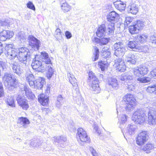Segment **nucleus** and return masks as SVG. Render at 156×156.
I'll return each mask as SVG.
<instances>
[{
    "mask_svg": "<svg viewBox=\"0 0 156 156\" xmlns=\"http://www.w3.org/2000/svg\"><path fill=\"white\" fill-rule=\"evenodd\" d=\"M26 79L31 87L38 89H41L45 84V80L44 78H40L35 81L34 77L31 72L27 73Z\"/></svg>",
    "mask_w": 156,
    "mask_h": 156,
    "instance_id": "obj_1",
    "label": "nucleus"
},
{
    "mask_svg": "<svg viewBox=\"0 0 156 156\" xmlns=\"http://www.w3.org/2000/svg\"><path fill=\"white\" fill-rule=\"evenodd\" d=\"M4 83L5 87L9 90L17 87L19 86L18 80L13 77L10 73H6L3 77Z\"/></svg>",
    "mask_w": 156,
    "mask_h": 156,
    "instance_id": "obj_2",
    "label": "nucleus"
},
{
    "mask_svg": "<svg viewBox=\"0 0 156 156\" xmlns=\"http://www.w3.org/2000/svg\"><path fill=\"white\" fill-rule=\"evenodd\" d=\"M19 54L17 58L20 62L26 66L31 60V57L28 49L25 47H21L19 48Z\"/></svg>",
    "mask_w": 156,
    "mask_h": 156,
    "instance_id": "obj_3",
    "label": "nucleus"
},
{
    "mask_svg": "<svg viewBox=\"0 0 156 156\" xmlns=\"http://www.w3.org/2000/svg\"><path fill=\"white\" fill-rule=\"evenodd\" d=\"M87 82L94 93L98 94L100 92V88L99 85V80L91 71H90L89 73Z\"/></svg>",
    "mask_w": 156,
    "mask_h": 156,
    "instance_id": "obj_4",
    "label": "nucleus"
},
{
    "mask_svg": "<svg viewBox=\"0 0 156 156\" xmlns=\"http://www.w3.org/2000/svg\"><path fill=\"white\" fill-rule=\"evenodd\" d=\"M114 30V24L112 23L111 25L109 23L107 28L105 29V25L102 24L99 27L96 32L97 36L98 37H104L107 34V35H112Z\"/></svg>",
    "mask_w": 156,
    "mask_h": 156,
    "instance_id": "obj_5",
    "label": "nucleus"
},
{
    "mask_svg": "<svg viewBox=\"0 0 156 156\" xmlns=\"http://www.w3.org/2000/svg\"><path fill=\"white\" fill-rule=\"evenodd\" d=\"M13 45L12 44H8L5 46V54L7 58L10 60L14 59L16 57H17L18 50L13 49Z\"/></svg>",
    "mask_w": 156,
    "mask_h": 156,
    "instance_id": "obj_6",
    "label": "nucleus"
},
{
    "mask_svg": "<svg viewBox=\"0 0 156 156\" xmlns=\"http://www.w3.org/2000/svg\"><path fill=\"white\" fill-rule=\"evenodd\" d=\"M145 113L141 109H139L136 111L132 116V120L136 123L140 124L145 120Z\"/></svg>",
    "mask_w": 156,
    "mask_h": 156,
    "instance_id": "obj_7",
    "label": "nucleus"
},
{
    "mask_svg": "<svg viewBox=\"0 0 156 156\" xmlns=\"http://www.w3.org/2000/svg\"><path fill=\"white\" fill-rule=\"evenodd\" d=\"M76 138L78 141L89 143L90 142V138L88 136L86 131L82 128L77 129Z\"/></svg>",
    "mask_w": 156,
    "mask_h": 156,
    "instance_id": "obj_8",
    "label": "nucleus"
},
{
    "mask_svg": "<svg viewBox=\"0 0 156 156\" xmlns=\"http://www.w3.org/2000/svg\"><path fill=\"white\" fill-rule=\"evenodd\" d=\"M144 26V22L140 20H137L135 24L129 27V33L132 34L138 33Z\"/></svg>",
    "mask_w": 156,
    "mask_h": 156,
    "instance_id": "obj_9",
    "label": "nucleus"
},
{
    "mask_svg": "<svg viewBox=\"0 0 156 156\" xmlns=\"http://www.w3.org/2000/svg\"><path fill=\"white\" fill-rule=\"evenodd\" d=\"M45 64L43 62L41 59L36 60L33 61L31 64L32 68L38 72H44L46 68Z\"/></svg>",
    "mask_w": 156,
    "mask_h": 156,
    "instance_id": "obj_10",
    "label": "nucleus"
},
{
    "mask_svg": "<svg viewBox=\"0 0 156 156\" xmlns=\"http://www.w3.org/2000/svg\"><path fill=\"white\" fill-rule=\"evenodd\" d=\"M149 138L147 131H143L140 133L136 137V142L139 146H141L146 142Z\"/></svg>",
    "mask_w": 156,
    "mask_h": 156,
    "instance_id": "obj_11",
    "label": "nucleus"
},
{
    "mask_svg": "<svg viewBox=\"0 0 156 156\" xmlns=\"http://www.w3.org/2000/svg\"><path fill=\"white\" fill-rule=\"evenodd\" d=\"M133 71L134 75L139 77L141 75L144 76L147 74L148 72V69L147 66L143 65L139 67L134 68Z\"/></svg>",
    "mask_w": 156,
    "mask_h": 156,
    "instance_id": "obj_12",
    "label": "nucleus"
},
{
    "mask_svg": "<svg viewBox=\"0 0 156 156\" xmlns=\"http://www.w3.org/2000/svg\"><path fill=\"white\" fill-rule=\"evenodd\" d=\"M124 13L120 14L118 13V25L119 24L123 27L124 25H127L132 22V19L130 17H125Z\"/></svg>",
    "mask_w": 156,
    "mask_h": 156,
    "instance_id": "obj_13",
    "label": "nucleus"
},
{
    "mask_svg": "<svg viewBox=\"0 0 156 156\" xmlns=\"http://www.w3.org/2000/svg\"><path fill=\"white\" fill-rule=\"evenodd\" d=\"M28 39L29 45L35 50H38L41 44L40 41L32 35L29 36Z\"/></svg>",
    "mask_w": 156,
    "mask_h": 156,
    "instance_id": "obj_14",
    "label": "nucleus"
},
{
    "mask_svg": "<svg viewBox=\"0 0 156 156\" xmlns=\"http://www.w3.org/2000/svg\"><path fill=\"white\" fill-rule=\"evenodd\" d=\"M16 100L19 105L23 109L27 110L29 108V106L27 100L23 96L19 95L17 98Z\"/></svg>",
    "mask_w": 156,
    "mask_h": 156,
    "instance_id": "obj_15",
    "label": "nucleus"
},
{
    "mask_svg": "<svg viewBox=\"0 0 156 156\" xmlns=\"http://www.w3.org/2000/svg\"><path fill=\"white\" fill-rule=\"evenodd\" d=\"M13 33L11 31L4 30L0 33V37L2 41H5L9 39L13 36Z\"/></svg>",
    "mask_w": 156,
    "mask_h": 156,
    "instance_id": "obj_16",
    "label": "nucleus"
},
{
    "mask_svg": "<svg viewBox=\"0 0 156 156\" xmlns=\"http://www.w3.org/2000/svg\"><path fill=\"white\" fill-rule=\"evenodd\" d=\"M30 123L29 119L26 117H20L19 118L17 121V124L19 127L25 128L28 127Z\"/></svg>",
    "mask_w": 156,
    "mask_h": 156,
    "instance_id": "obj_17",
    "label": "nucleus"
},
{
    "mask_svg": "<svg viewBox=\"0 0 156 156\" xmlns=\"http://www.w3.org/2000/svg\"><path fill=\"white\" fill-rule=\"evenodd\" d=\"M148 122L150 125H154L156 123V111H150L148 114Z\"/></svg>",
    "mask_w": 156,
    "mask_h": 156,
    "instance_id": "obj_18",
    "label": "nucleus"
},
{
    "mask_svg": "<svg viewBox=\"0 0 156 156\" xmlns=\"http://www.w3.org/2000/svg\"><path fill=\"white\" fill-rule=\"evenodd\" d=\"M10 66L12 69L13 72L18 75H20L23 73V69L20 68L16 62H14L11 63Z\"/></svg>",
    "mask_w": 156,
    "mask_h": 156,
    "instance_id": "obj_19",
    "label": "nucleus"
},
{
    "mask_svg": "<svg viewBox=\"0 0 156 156\" xmlns=\"http://www.w3.org/2000/svg\"><path fill=\"white\" fill-rule=\"evenodd\" d=\"M53 138L54 141L58 143L62 148H63L64 147L67 140L66 138V137L63 136H61L58 137H54Z\"/></svg>",
    "mask_w": 156,
    "mask_h": 156,
    "instance_id": "obj_20",
    "label": "nucleus"
},
{
    "mask_svg": "<svg viewBox=\"0 0 156 156\" xmlns=\"http://www.w3.org/2000/svg\"><path fill=\"white\" fill-rule=\"evenodd\" d=\"M38 101L42 105L46 106L49 101V97L44 94H41L38 96Z\"/></svg>",
    "mask_w": 156,
    "mask_h": 156,
    "instance_id": "obj_21",
    "label": "nucleus"
},
{
    "mask_svg": "<svg viewBox=\"0 0 156 156\" xmlns=\"http://www.w3.org/2000/svg\"><path fill=\"white\" fill-rule=\"evenodd\" d=\"M148 36L146 34H143L135 36V40L138 44H142L147 41Z\"/></svg>",
    "mask_w": 156,
    "mask_h": 156,
    "instance_id": "obj_22",
    "label": "nucleus"
},
{
    "mask_svg": "<svg viewBox=\"0 0 156 156\" xmlns=\"http://www.w3.org/2000/svg\"><path fill=\"white\" fill-rule=\"evenodd\" d=\"M124 43V42L123 41L118 42V54L120 56H122L124 55L126 50Z\"/></svg>",
    "mask_w": 156,
    "mask_h": 156,
    "instance_id": "obj_23",
    "label": "nucleus"
},
{
    "mask_svg": "<svg viewBox=\"0 0 156 156\" xmlns=\"http://www.w3.org/2000/svg\"><path fill=\"white\" fill-rule=\"evenodd\" d=\"M127 11L128 13L136 14L138 11V8L135 4H130L127 7Z\"/></svg>",
    "mask_w": 156,
    "mask_h": 156,
    "instance_id": "obj_24",
    "label": "nucleus"
},
{
    "mask_svg": "<svg viewBox=\"0 0 156 156\" xmlns=\"http://www.w3.org/2000/svg\"><path fill=\"white\" fill-rule=\"evenodd\" d=\"M67 76L69 82L73 86V89L75 90L77 89L78 85L77 83V80L75 78L74 76L69 73H68Z\"/></svg>",
    "mask_w": 156,
    "mask_h": 156,
    "instance_id": "obj_25",
    "label": "nucleus"
},
{
    "mask_svg": "<svg viewBox=\"0 0 156 156\" xmlns=\"http://www.w3.org/2000/svg\"><path fill=\"white\" fill-rule=\"evenodd\" d=\"M124 101H127L128 103L136 104V101L135 97L132 94H128L123 98Z\"/></svg>",
    "mask_w": 156,
    "mask_h": 156,
    "instance_id": "obj_26",
    "label": "nucleus"
},
{
    "mask_svg": "<svg viewBox=\"0 0 156 156\" xmlns=\"http://www.w3.org/2000/svg\"><path fill=\"white\" fill-rule=\"evenodd\" d=\"M41 56L42 57V59H41V60L45 64L51 63V61L49 57L48 53L45 51H43L41 53Z\"/></svg>",
    "mask_w": 156,
    "mask_h": 156,
    "instance_id": "obj_27",
    "label": "nucleus"
},
{
    "mask_svg": "<svg viewBox=\"0 0 156 156\" xmlns=\"http://www.w3.org/2000/svg\"><path fill=\"white\" fill-rule=\"evenodd\" d=\"M126 69V66L123 60L121 58L118 59V70L120 72H123Z\"/></svg>",
    "mask_w": 156,
    "mask_h": 156,
    "instance_id": "obj_28",
    "label": "nucleus"
},
{
    "mask_svg": "<svg viewBox=\"0 0 156 156\" xmlns=\"http://www.w3.org/2000/svg\"><path fill=\"white\" fill-rule=\"evenodd\" d=\"M133 77L128 73H125L122 74L120 77V80L126 83L130 82V81L133 80Z\"/></svg>",
    "mask_w": 156,
    "mask_h": 156,
    "instance_id": "obj_29",
    "label": "nucleus"
},
{
    "mask_svg": "<svg viewBox=\"0 0 156 156\" xmlns=\"http://www.w3.org/2000/svg\"><path fill=\"white\" fill-rule=\"evenodd\" d=\"M7 105L12 108L15 107V101L13 97L8 96L5 99Z\"/></svg>",
    "mask_w": 156,
    "mask_h": 156,
    "instance_id": "obj_30",
    "label": "nucleus"
},
{
    "mask_svg": "<svg viewBox=\"0 0 156 156\" xmlns=\"http://www.w3.org/2000/svg\"><path fill=\"white\" fill-rule=\"evenodd\" d=\"M26 95L28 99H34L35 98L34 94L31 92V90L26 86L23 85Z\"/></svg>",
    "mask_w": 156,
    "mask_h": 156,
    "instance_id": "obj_31",
    "label": "nucleus"
},
{
    "mask_svg": "<svg viewBox=\"0 0 156 156\" xmlns=\"http://www.w3.org/2000/svg\"><path fill=\"white\" fill-rule=\"evenodd\" d=\"M117 14V13L115 12L112 11L107 16V20L108 21L110 22L109 23L111 25L112 24V23H114V21Z\"/></svg>",
    "mask_w": 156,
    "mask_h": 156,
    "instance_id": "obj_32",
    "label": "nucleus"
},
{
    "mask_svg": "<svg viewBox=\"0 0 156 156\" xmlns=\"http://www.w3.org/2000/svg\"><path fill=\"white\" fill-rule=\"evenodd\" d=\"M46 68L45 70H48V72L47 74V76L48 78H51L53 74V69L52 68V65L51 62V63L45 64Z\"/></svg>",
    "mask_w": 156,
    "mask_h": 156,
    "instance_id": "obj_33",
    "label": "nucleus"
},
{
    "mask_svg": "<svg viewBox=\"0 0 156 156\" xmlns=\"http://www.w3.org/2000/svg\"><path fill=\"white\" fill-rule=\"evenodd\" d=\"M126 6V4L123 2L119 0H118V10L119 11L118 13L121 14L124 13V10Z\"/></svg>",
    "mask_w": 156,
    "mask_h": 156,
    "instance_id": "obj_34",
    "label": "nucleus"
},
{
    "mask_svg": "<svg viewBox=\"0 0 156 156\" xmlns=\"http://www.w3.org/2000/svg\"><path fill=\"white\" fill-rule=\"evenodd\" d=\"M126 61L132 64L136 63L137 60V57L134 54H129L127 57Z\"/></svg>",
    "mask_w": 156,
    "mask_h": 156,
    "instance_id": "obj_35",
    "label": "nucleus"
},
{
    "mask_svg": "<svg viewBox=\"0 0 156 156\" xmlns=\"http://www.w3.org/2000/svg\"><path fill=\"white\" fill-rule=\"evenodd\" d=\"M153 144L148 143L144 145L142 148V150L145 151L147 153H149L151 152V151L154 148Z\"/></svg>",
    "mask_w": 156,
    "mask_h": 156,
    "instance_id": "obj_36",
    "label": "nucleus"
},
{
    "mask_svg": "<svg viewBox=\"0 0 156 156\" xmlns=\"http://www.w3.org/2000/svg\"><path fill=\"white\" fill-rule=\"evenodd\" d=\"M136 42L134 38V41H129L127 43V46L128 48H130L133 51H135L137 50V48L138 47L136 45Z\"/></svg>",
    "mask_w": 156,
    "mask_h": 156,
    "instance_id": "obj_37",
    "label": "nucleus"
},
{
    "mask_svg": "<svg viewBox=\"0 0 156 156\" xmlns=\"http://www.w3.org/2000/svg\"><path fill=\"white\" fill-rule=\"evenodd\" d=\"M61 9L64 12H69L71 9V6L66 2L62 3L61 6Z\"/></svg>",
    "mask_w": 156,
    "mask_h": 156,
    "instance_id": "obj_38",
    "label": "nucleus"
},
{
    "mask_svg": "<svg viewBox=\"0 0 156 156\" xmlns=\"http://www.w3.org/2000/svg\"><path fill=\"white\" fill-rule=\"evenodd\" d=\"M64 99L62 97V95H59L57 98V100L56 102V106L59 108L64 103Z\"/></svg>",
    "mask_w": 156,
    "mask_h": 156,
    "instance_id": "obj_39",
    "label": "nucleus"
},
{
    "mask_svg": "<svg viewBox=\"0 0 156 156\" xmlns=\"http://www.w3.org/2000/svg\"><path fill=\"white\" fill-rule=\"evenodd\" d=\"M127 129L126 134L127 135H131L133 134L136 128V126L134 125H129L127 127Z\"/></svg>",
    "mask_w": 156,
    "mask_h": 156,
    "instance_id": "obj_40",
    "label": "nucleus"
},
{
    "mask_svg": "<svg viewBox=\"0 0 156 156\" xmlns=\"http://www.w3.org/2000/svg\"><path fill=\"white\" fill-rule=\"evenodd\" d=\"M108 83L113 88H115L117 86V80L115 78L111 77L109 78Z\"/></svg>",
    "mask_w": 156,
    "mask_h": 156,
    "instance_id": "obj_41",
    "label": "nucleus"
},
{
    "mask_svg": "<svg viewBox=\"0 0 156 156\" xmlns=\"http://www.w3.org/2000/svg\"><path fill=\"white\" fill-rule=\"evenodd\" d=\"M94 51L93 52V57L92 58L93 61L97 60L99 57V50L96 46L94 47Z\"/></svg>",
    "mask_w": 156,
    "mask_h": 156,
    "instance_id": "obj_42",
    "label": "nucleus"
},
{
    "mask_svg": "<svg viewBox=\"0 0 156 156\" xmlns=\"http://www.w3.org/2000/svg\"><path fill=\"white\" fill-rule=\"evenodd\" d=\"M137 48L138 51L140 52L149 53L150 52L149 48L147 46H139Z\"/></svg>",
    "mask_w": 156,
    "mask_h": 156,
    "instance_id": "obj_43",
    "label": "nucleus"
},
{
    "mask_svg": "<svg viewBox=\"0 0 156 156\" xmlns=\"http://www.w3.org/2000/svg\"><path fill=\"white\" fill-rule=\"evenodd\" d=\"M62 32L60 29L57 28L55 33V36L57 40H61L62 38Z\"/></svg>",
    "mask_w": 156,
    "mask_h": 156,
    "instance_id": "obj_44",
    "label": "nucleus"
},
{
    "mask_svg": "<svg viewBox=\"0 0 156 156\" xmlns=\"http://www.w3.org/2000/svg\"><path fill=\"white\" fill-rule=\"evenodd\" d=\"M151 80V77L149 76L144 77L143 78H138L137 80L140 83H147L149 82Z\"/></svg>",
    "mask_w": 156,
    "mask_h": 156,
    "instance_id": "obj_45",
    "label": "nucleus"
},
{
    "mask_svg": "<svg viewBox=\"0 0 156 156\" xmlns=\"http://www.w3.org/2000/svg\"><path fill=\"white\" fill-rule=\"evenodd\" d=\"M136 104L128 103L125 108L126 111L128 112L132 111L134 108Z\"/></svg>",
    "mask_w": 156,
    "mask_h": 156,
    "instance_id": "obj_46",
    "label": "nucleus"
},
{
    "mask_svg": "<svg viewBox=\"0 0 156 156\" xmlns=\"http://www.w3.org/2000/svg\"><path fill=\"white\" fill-rule=\"evenodd\" d=\"M9 20L7 19H2L0 20V26L5 27L9 25Z\"/></svg>",
    "mask_w": 156,
    "mask_h": 156,
    "instance_id": "obj_47",
    "label": "nucleus"
},
{
    "mask_svg": "<svg viewBox=\"0 0 156 156\" xmlns=\"http://www.w3.org/2000/svg\"><path fill=\"white\" fill-rule=\"evenodd\" d=\"M155 85H154L151 86H148V87L146 90V91L148 93H153L154 94V91H155Z\"/></svg>",
    "mask_w": 156,
    "mask_h": 156,
    "instance_id": "obj_48",
    "label": "nucleus"
},
{
    "mask_svg": "<svg viewBox=\"0 0 156 156\" xmlns=\"http://www.w3.org/2000/svg\"><path fill=\"white\" fill-rule=\"evenodd\" d=\"M151 42L156 46V34H154L151 35L150 37Z\"/></svg>",
    "mask_w": 156,
    "mask_h": 156,
    "instance_id": "obj_49",
    "label": "nucleus"
},
{
    "mask_svg": "<svg viewBox=\"0 0 156 156\" xmlns=\"http://www.w3.org/2000/svg\"><path fill=\"white\" fill-rule=\"evenodd\" d=\"M17 36L20 40L25 39L26 37V35L22 31L19 32Z\"/></svg>",
    "mask_w": 156,
    "mask_h": 156,
    "instance_id": "obj_50",
    "label": "nucleus"
},
{
    "mask_svg": "<svg viewBox=\"0 0 156 156\" xmlns=\"http://www.w3.org/2000/svg\"><path fill=\"white\" fill-rule=\"evenodd\" d=\"M27 6L28 8L32 9L34 11L35 10V8L34 5L33 4V3L30 2L29 1L27 4Z\"/></svg>",
    "mask_w": 156,
    "mask_h": 156,
    "instance_id": "obj_51",
    "label": "nucleus"
},
{
    "mask_svg": "<svg viewBox=\"0 0 156 156\" xmlns=\"http://www.w3.org/2000/svg\"><path fill=\"white\" fill-rule=\"evenodd\" d=\"M98 65L102 71L104 70L106 65V63L105 62H102V61L99 62L98 63Z\"/></svg>",
    "mask_w": 156,
    "mask_h": 156,
    "instance_id": "obj_52",
    "label": "nucleus"
},
{
    "mask_svg": "<svg viewBox=\"0 0 156 156\" xmlns=\"http://www.w3.org/2000/svg\"><path fill=\"white\" fill-rule=\"evenodd\" d=\"M127 119V116L125 115H122L120 119H119L120 124H124L125 123Z\"/></svg>",
    "mask_w": 156,
    "mask_h": 156,
    "instance_id": "obj_53",
    "label": "nucleus"
},
{
    "mask_svg": "<svg viewBox=\"0 0 156 156\" xmlns=\"http://www.w3.org/2000/svg\"><path fill=\"white\" fill-rule=\"evenodd\" d=\"M30 145L33 147H36L40 146V144L37 140H34L30 142Z\"/></svg>",
    "mask_w": 156,
    "mask_h": 156,
    "instance_id": "obj_54",
    "label": "nucleus"
},
{
    "mask_svg": "<svg viewBox=\"0 0 156 156\" xmlns=\"http://www.w3.org/2000/svg\"><path fill=\"white\" fill-rule=\"evenodd\" d=\"M89 150L93 156H99L96 150L92 147H90Z\"/></svg>",
    "mask_w": 156,
    "mask_h": 156,
    "instance_id": "obj_55",
    "label": "nucleus"
},
{
    "mask_svg": "<svg viewBox=\"0 0 156 156\" xmlns=\"http://www.w3.org/2000/svg\"><path fill=\"white\" fill-rule=\"evenodd\" d=\"M109 38H103L101 39V43L102 44H106L108 43Z\"/></svg>",
    "mask_w": 156,
    "mask_h": 156,
    "instance_id": "obj_56",
    "label": "nucleus"
},
{
    "mask_svg": "<svg viewBox=\"0 0 156 156\" xmlns=\"http://www.w3.org/2000/svg\"><path fill=\"white\" fill-rule=\"evenodd\" d=\"M94 130L95 131V132L98 134V135H100L101 133L100 130H98V125L96 124H94L93 126Z\"/></svg>",
    "mask_w": 156,
    "mask_h": 156,
    "instance_id": "obj_57",
    "label": "nucleus"
},
{
    "mask_svg": "<svg viewBox=\"0 0 156 156\" xmlns=\"http://www.w3.org/2000/svg\"><path fill=\"white\" fill-rule=\"evenodd\" d=\"M110 53L109 51L103 52L102 55L103 58H107L110 57Z\"/></svg>",
    "mask_w": 156,
    "mask_h": 156,
    "instance_id": "obj_58",
    "label": "nucleus"
},
{
    "mask_svg": "<svg viewBox=\"0 0 156 156\" xmlns=\"http://www.w3.org/2000/svg\"><path fill=\"white\" fill-rule=\"evenodd\" d=\"M65 36L67 39H70L72 37L71 34L69 31H67L65 32Z\"/></svg>",
    "mask_w": 156,
    "mask_h": 156,
    "instance_id": "obj_59",
    "label": "nucleus"
},
{
    "mask_svg": "<svg viewBox=\"0 0 156 156\" xmlns=\"http://www.w3.org/2000/svg\"><path fill=\"white\" fill-rule=\"evenodd\" d=\"M135 89V87L134 84L128 85V89L129 91L133 90Z\"/></svg>",
    "mask_w": 156,
    "mask_h": 156,
    "instance_id": "obj_60",
    "label": "nucleus"
},
{
    "mask_svg": "<svg viewBox=\"0 0 156 156\" xmlns=\"http://www.w3.org/2000/svg\"><path fill=\"white\" fill-rule=\"evenodd\" d=\"M151 74L154 79H156V68H155L151 72Z\"/></svg>",
    "mask_w": 156,
    "mask_h": 156,
    "instance_id": "obj_61",
    "label": "nucleus"
},
{
    "mask_svg": "<svg viewBox=\"0 0 156 156\" xmlns=\"http://www.w3.org/2000/svg\"><path fill=\"white\" fill-rule=\"evenodd\" d=\"M0 67H1L2 69L4 70L6 68L5 63L3 62H0Z\"/></svg>",
    "mask_w": 156,
    "mask_h": 156,
    "instance_id": "obj_62",
    "label": "nucleus"
},
{
    "mask_svg": "<svg viewBox=\"0 0 156 156\" xmlns=\"http://www.w3.org/2000/svg\"><path fill=\"white\" fill-rule=\"evenodd\" d=\"M4 47L2 43L0 42V55L3 53V51Z\"/></svg>",
    "mask_w": 156,
    "mask_h": 156,
    "instance_id": "obj_63",
    "label": "nucleus"
},
{
    "mask_svg": "<svg viewBox=\"0 0 156 156\" xmlns=\"http://www.w3.org/2000/svg\"><path fill=\"white\" fill-rule=\"evenodd\" d=\"M106 9L109 11H112V6L109 5H107L106 6Z\"/></svg>",
    "mask_w": 156,
    "mask_h": 156,
    "instance_id": "obj_64",
    "label": "nucleus"
}]
</instances>
